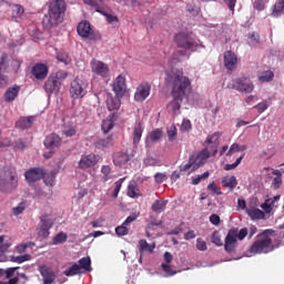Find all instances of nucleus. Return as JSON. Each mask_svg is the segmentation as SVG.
Here are the masks:
<instances>
[{
  "label": "nucleus",
  "mask_w": 284,
  "mask_h": 284,
  "mask_svg": "<svg viewBox=\"0 0 284 284\" xmlns=\"http://www.w3.org/2000/svg\"><path fill=\"white\" fill-rule=\"evenodd\" d=\"M26 13V9L21 4H13L12 6V17L13 19H21Z\"/></svg>",
  "instance_id": "4c0bfd02"
},
{
  "label": "nucleus",
  "mask_w": 284,
  "mask_h": 284,
  "mask_svg": "<svg viewBox=\"0 0 284 284\" xmlns=\"http://www.w3.org/2000/svg\"><path fill=\"white\" fill-rule=\"evenodd\" d=\"M260 114H263L265 110L270 108V104L267 103V100H263L262 102L257 103L256 105L253 106Z\"/></svg>",
  "instance_id": "4d7b16f0"
},
{
  "label": "nucleus",
  "mask_w": 284,
  "mask_h": 284,
  "mask_svg": "<svg viewBox=\"0 0 284 284\" xmlns=\"http://www.w3.org/2000/svg\"><path fill=\"white\" fill-rule=\"evenodd\" d=\"M237 65H239V57L236 55V53H234V51L224 52V68L229 72H234Z\"/></svg>",
  "instance_id": "4468645a"
},
{
  "label": "nucleus",
  "mask_w": 284,
  "mask_h": 284,
  "mask_svg": "<svg viewBox=\"0 0 284 284\" xmlns=\"http://www.w3.org/2000/svg\"><path fill=\"white\" fill-rule=\"evenodd\" d=\"M143 130L145 128L143 126L142 121H136L133 126V145L136 148L139 143H141V136H143Z\"/></svg>",
  "instance_id": "5701e85b"
},
{
  "label": "nucleus",
  "mask_w": 284,
  "mask_h": 284,
  "mask_svg": "<svg viewBox=\"0 0 284 284\" xmlns=\"http://www.w3.org/2000/svg\"><path fill=\"white\" fill-rule=\"evenodd\" d=\"M166 134H168L169 141H171V143L176 141V134H178L176 125L172 124L168 129Z\"/></svg>",
  "instance_id": "49530a36"
},
{
  "label": "nucleus",
  "mask_w": 284,
  "mask_h": 284,
  "mask_svg": "<svg viewBox=\"0 0 284 284\" xmlns=\"http://www.w3.org/2000/svg\"><path fill=\"white\" fill-rule=\"evenodd\" d=\"M39 272L42 276L43 284H52L54 281H57V274H54L52 268L43 265L39 267Z\"/></svg>",
  "instance_id": "a211bd4d"
},
{
  "label": "nucleus",
  "mask_w": 284,
  "mask_h": 284,
  "mask_svg": "<svg viewBox=\"0 0 284 284\" xmlns=\"http://www.w3.org/2000/svg\"><path fill=\"white\" fill-rule=\"evenodd\" d=\"M174 43L181 49L180 55L185 57L187 52H197L201 48H205L201 40L194 39L192 33L179 32L174 36ZM184 50V51H183Z\"/></svg>",
  "instance_id": "20e7f679"
},
{
  "label": "nucleus",
  "mask_w": 284,
  "mask_h": 284,
  "mask_svg": "<svg viewBox=\"0 0 284 284\" xmlns=\"http://www.w3.org/2000/svg\"><path fill=\"white\" fill-rule=\"evenodd\" d=\"M17 270H19V266L9 267L7 270H3V276H6V278H12V276H14V272H17Z\"/></svg>",
  "instance_id": "0e129e2a"
},
{
  "label": "nucleus",
  "mask_w": 284,
  "mask_h": 284,
  "mask_svg": "<svg viewBox=\"0 0 284 284\" xmlns=\"http://www.w3.org/2000/svg\"><path fill=\"white\" fill-rule=\"evenodd\" d=\"M232 88L233 90L244 94H251V92H254V83L248 77L236 78L233 80Z\"/></svg>",
  "instance_id": "0eeeda50"
},
{
  "label": "nucleus",
  "mask_w": 284,
  "mask_h": 284,
  "mask_svg": "<svg viewBox=\"0 0 284 284\" xmlns=\"http://www.w3.org/2000/svg\"><path fill=\"white\" fill-rule=\"evenodd\" d=\"M43 143L47 150H54V148H59L61 145V136L57 133H51L45 136Z\"/></svg>",
  "instance_id": "aec40b11"
},
{
  "label": "nucleus",
  "mask_w": 284,
  "mask_h": 284,
  "mask_svg": "<svg viewBox=\"0 0 284 284\" xmlns=\"http://www.w3.org/2000/svg\"><path fill=\"white\" fill-rule=\"evenodd\" d=\"M68 9L65 0H54L50 2L48 13L42 19V26L45 30H52L60 23H63L65 10Z\"/></svg>",
  "instance_id": "f03ea898"
},
{
  "label": "nucleus",
  "mask_w": 284,
  "mask_h": 284,
  "mask_svg": "<svg viewBox=\"0 0 284 284\" xmlns=\"http://www.w3.org/2000/svg\"><path fill=\"white\" fill-rule=\"evenodd\" d=\"M152 91V85L149 82H142L135 90L134 101L139 103H143L145 99L150 97V92Z\"/></svg>",
  "instance_id": "f8f14e48"
},
{
  "label": "nucleus",
  "mask_w": 284,
  "mask_h": 284,
  "mask_svg": "<svg viewBox=\"0 0 284 284\" xmlns=\"http://www.w3.org/2000/svg\"><path fill=\"white\" fill-rule=\"evenodd\" d=\"M121 97H112L108 95L106 98V108L109 112H113V114H116L119 112V109L121 108Z\"/></svg>",
  "instance_id": "4be33fe9"
},
{
  "label": "nucleus",
  "mask_w": 284,
  "mask_h": 284,
  "mask_svg": "<svg viewBox=\"0 0 284 284\" xmlns=\"http://www.w3.org/2000/svg\"><path fill=\"white\" fill-rule=\"evenodd\" d=\"M163 136V132L159 129L151 132L150 138L151 141H159Z\"/></svg>",
  "instance_id": "338daca9"
},
{
  "label": "nucleus",
  "mask_w": 284,
  "mask_h": 284,
  "mask_svg": "<svg viewBox=\"0 0 284 284\" xmlns=\"http://www.w3.org/2000/svg\"><path fill=\"white\" fill-rule=\"evenodd\" d=\"M101 159L100 155H97L94 153H90L88 155H82L78 168H80V170H88L90 168H94V165H97V163H99V160Z\"/></svg>",
  "instance_id": "ddd939ff"
},
{
  "label": "nucleus",
  "mask_w": 284,
  "mask_h": 284,
  "mask_svg": "<svg viewBox=\"0 0 284 284\" xmlns=\"http://www.w3.org/2000/svg\"><path fill=\"white\" fill-rule=\"evenodd\" d=\"M211 241L214 245H217L219 247H221V245H223V240H221V233H219V231H214L212 233Z\"/></svg>",
  "instance_id": "8fccbe9b"
},
{
  "label": "nucleus",
  "mask_w": 284,
  "mask_h": 284,
  "mask_svg": "<svg viewBox=\"0 0 284 284\" xmlns=\"http://www.w3.org/2000/svg\"><path fill=\"white\" fill-rule=\"evenodd\" d=\"M186 12H189L190 14H193V17H194V16L199 14L200 9H199V7H196L192 3H187L186 4Z\"/></svg>",
  "instance_id": "69168bd1"
},
{
  "label": "nucleus",
  "mask_w": 284,
  "mask_h": 284,
  "mask_svg": "<svg viewBox=\"0 0 284 284\" xmlns=\"http://www.w3.org/2000/svg\"><path fill=\"white\" fill-rule=\"evenodd\" d=\"M31 74H33V77H36V79L39 81H43V79L48 77V67L43 63H38L33 65Z\"/></svg>",
  "instance_id": "412c9836"
},
{
  "label": "nucleus",
  "mask_w": 284,
  "mask_h": 284,
  "mask_svg": "<svg viewBox=\"0 0 284 284\" xmlns=\"http://www.w3.org/2000/svg\"><path fill=\"white\" fill-rule=\"evenodd\" d=\"M116 119H119V116L112 113V115H109V118L102 122V132H104V134H108V132L114 128V121H116Z\"/></svg>",
  "instance_id": "cd10ccee"
},
{
  "label": "nucleus",
  "mask_w": 284,
  "mask_h": 284,
  "mask_svg": "<svg viewBox=\"0 0 284 284\" xmlns=\"http://www.w3.org/2000/svg\"><path fill=\"white\" fill-rule=\"evenodd\" d=\"M129 161H130V155L128 153L116 152L113 155V163L118 168H123V166L128 165Z\"/></svg>",
  "instance_id": "a878e982"
},
{
  "label": "nucleus",
  "mask_w": 284,
  "mask_h": 284,
  "mask_svg": "<svg viewBox=\"0 0 284 284\" xmlns=\"http://www.w3.org/2000/svg\"><path fill=\"white\" fill-rule=\"evenodd\" d=\"M246 214H248L251 219H257V220L265 219V213L261 211V209H256V207L247 209Z\"/></svg>",
  "instance_id": "f704fd0d"
},
{
  "label": "nucleus",
  "mask_w": 284,
  "mask_h": 284,
  "mask_svg": "<svg viewBox=\"0 0 284 284\" xmlns=\"http://www.w3.org/2000/svg\"><path fill=\"white\" fill-rule=\"evenodd\" d=\"M26 211V202H21L18 206L12 209L14 216H19V214H23Z\"/></svg>",
  "instance_id": "680f3d73"
},
{
  "label": "nucleus",
  "mask_w": 284,
  "mask_h": 284,
  "mask_svg": "<svg viewBox=\"0 0 284 284\" xmlns=\"http://www.w3.org/2000/svg\"><path fill=\"white\" fill-rule=\"evenodd\" d=\"M31 258H32V255L24 254V255H19V256H12L11 262L12 263H26V261H30Z\"/></svg>",
  "instance_id": "09e8293b"
},
{
  "label": "nucleus",
  "mask_w": 284,
  "mask_h": 284,
  "mask_svg": "<svg viewBox=\"0 0 284 284\" xmlns=\"http://www.w3.org/2000/svg\"><path fill=\"white\" fill-rule=\"evenodd\" d=\"M52 219L48 217V215L41 216V226L38 232L40 239H48V236H50V230L52 229Z\"/></svg>",
  "instance_id": "dca6fc26"
},
{
  "label": "nucleus",
  "mask_w": 284,
  "mask_h": 284,
  "mask_svg": "<svg viewBox=\"0 0 284 284\" xmlns=\"http://www.w3.org/2000/svg\"><path fill=\"white\" fill-rule=\"evenodd\" d=\"M237 245H239V240L236 237V227H233L229 230L227 235L224 240V250L229 254H232L233 252H235Z\"/></svg>",
  "instance_id": "9b49d317"
},
{
  "label": "nucleus",
  "mask_w": 284,
  "mask_h": 284,
  "mask_svg": "<svg viewBox=\"0 0 284 284\" xmlns=\"http://www.w3.org/2000/svg\"><path fill=\"white\" fill-rule=\"evenodd\" d=\"M235 229H236V239L239 241L245 240V236H247V234H248L247 227H243L240 231L237 227H235Z\"/></svg>",
  "instance_id": "e2e57ef3"
},
{
  "label": "nucleus",
  "mask_w": 284,
  "mask_h": 284,
  "mask_svg": "<svg viewBox=\"0 0 284 284\" xmlns=\"http://www.w3.org/2000/svg\"><path fill=\"white\" fill-rule=\"evenodd\" d=\"M44 90L48 94H57L61 90V81L50 75L44 83Z\"/></svg>",
  "instance_id": "f3484780"
},
{
  "label": "nucleus",
  "mask_w": 284,
  "mask_h": 284,
  "mask_svg": "<svg viewBox=\"0 0 284 284\" xmlns=\"http://www.w3.org/2000/svg\"><path fill=\"white\" fill-rule=\"evenodd\" d=\"M45 176V172L41 168H32L24 173V178L29 183H37Z\"/></svg>",
  "instance_id": "2eb2a0df"
},
{
  "label": "nucleus",
  "mask_w": 284,
  "mask_h": 284,
  "mask_svg": "<svg viewBox=\"0 0 284 284\" xmlns=\"http://www.w3.org/2000/svg\"><path fill=\"white\" fill-rule=\"evenodd\" d=\"M128 196H130V199H139V196H141V191L136 186V183L131 182L128 185Z\"/></svg>",
  "instance_id": "72a5a7b5"
},
{
  "label": "nucleus",
  "mask_w": 284,
  "mask_h": 284,
  "mask_svg": "<svg viewBox=\"0 0 284 284\" xmlns=\"http://www.w3.org/2000/svg\"><path fill=\"white\" fill-rule=\"evenodd\" d=\"M120 3H125V6H131V8H140L143 6V0H118Z\"/></svg>",
  "instance_id": "5fc2aeb1"
},
{
  "label": "nucleus",
  "mask_w": 284,
  "mask_h": 284,
  "mask_svg": "<svg viewBox=\"0 0 284 284\" xmlns=\"http://www.w3.org/2000/svg\"><path fill=\"white\" fill-rule=\"evenodd\" d=\"M88 94V82L83 80H74L71 82L70 95L71 99H83Z\"/></svg>",
  "instance_id": "6e6552de"
},
{
  "label": "nucleus",
  "mask_w": 284,
  "mask_h": 284,
  "mask_svg": "<svg viewBox=\"0 0 284 284\" xmlns=\"http://www.w3.org/2000/svg\"><path fill=\"white\" fill-rule=\"evenodd\" d=\"M101 173L104 183H108V181L114 179V176H112V168H110V165H103L101 168Z\"/></svg>",
  "instance_id": "e433bc0d"
},
{
  "label": "nucleus",
  "mask_w": 284,
  "mask_h": 284,
  "mask_svg": "<svg viewBox=\"0 0 284 284\" xmlns=\"http://www.w3.org/2000/svg\"><path fill=\"white\" fill-rule=\"evenodd\" d=\"M77 274H81V266L77 263L64 271V276H77Z\"/></svg>",
  "instance_id": "a19ab883"
},
{
  "label": "nucleus",
  "mask_w": 284,
  "mask_h": 284,
  "mask_svg": "<svg viewBox=\"0 0 284 284\" xmlns=\"http://www.w3.org/2000/svg\"><path fill=\"white\" fill-rule=\"evenodd\" d=\"M243 159H245V154H242L240 158H237L233 164H225L224 170L226 172H230V170H235V168H239V165H241V161H243Z\"/></svg>",
  "instance_id": "de8ad7c7"
},
{
  "label": "nucleus",
  "mask_w": 284,
  "mask_h": 284,
  "mask_svg": "<svg viewBox=\"0 0 284 284\" xmlns=\"http://www.w3.org/2000/svg\"><path fill=\"white\" fill-rule=\"evenodd\" d=\"M271 236H276V231L267 229L260 233L248 248L250 254H270V252L278 248V245L274 244Z\"/></svg>",
  "instance_id": "7ed1b4c3"
},
{
  "label": "nucleus",
  "mask_w": 284,
  "mask_h": 284,
  "mask_svg": "<svg viewBox=\"0 0 284 284\" xmlns=\"http://www.w3.org/2000/svg\"><path fill=\"white\" fill-rule=\"evenodd\" d=\"M77 30L79 37H81L82 39H90L91 41H97V39H99V36L94 33V31L92 30V26L88 21L80 22Z\"/></svg>",
  "instance_id": "9d476101"
},
{
  "label": "nucleus",
  "mask_w": 284,
  "mask_h": 284,
  "mask_svg": "<svg viewBox=\"0 0 284 284\" xmlns=\"http://www.w3.org/2000/svg\"><path fill=\"white\" fill-rule=\"evenodd\" d=\"M258 81H261V83H267L270 81H272V79H274V72L272 71H263L261 73H258Z\"/></svg>",
  "instance_id": "ea45409f"
},
{
  "label": "nucleus",
  "mask_w": 284,
  "mask_h": 284,
  "mask_svg": "<svg viewBox=\"0 0 284 284\" xmlns=\"http://www.w3.org/2000/svg\"><path fill=\"white\" fill-rule=\"evenodd\" d=\"M138 247L140 254H143V252H150V254H152V252H154V248L156 247V244H149L146 240H140Z\"/></svg>",
  "instance_id": "7c9ffc66"
},
{
  "label": "nucleus",
  "mask_w": 284,
  "mask_h": 284,
  "mask_svg": "<svg viewBox=\"0 0 284 284\" xmlns=\"http://www.w3.org/2000/svg\"><path fill=\"white\" fill-rule=\"evenodd\" d=\"M124 181H125V178H122L115 182V187L112 192L113 199H116L119 196V193L121 192V187L123 186Z\"/></svg>",
  "instance_id": "864d4df0"
},
{
  "label": "nucleus",
  "mask_w": 284,
  "mask_h": 284,
  "mask_svg": "<svg viewBox=\"0 0 284 284\" xmlns=\"http://www.w3.org/2000/svg\"><path fill=\"white\" fill-rule=\"evenodd\" d=\"M32 123H34V116L20 118L16 123V128H19L20 130H28L29 128H32Z\"/></svg>",
  "instance_id": "c85d7f7f"
},
{
  "label": "nucleus",
  "mask_w": 284,
  "mask_h": 284,
  "mask_svg": "<svg viewBox=\"0 0 284 284\" xmlns=\"http://www.w3.org/2000/svg\"><path fill=\"white\" fill-rule=\"evenodd\" d=\"M83 3H85L87 6H90L91 8H95L97 12H101L103 0H83Z\"/></svg>",
  "instance_id": "79ce46f5"
},
{
  "label": "nucleus",
  "mask_w": 284,
  "mask_h": 284,
  "mask_svg": "<svg viewBox=\"0 0 284 284\" xmlns=\"http://www.w3.org/2000/svg\"><path fill=\"white\" fill-rule=\"evenodd\" d=\"M90 67L93 74H97V77H101V79H108V77H110V67H108L105 62L93 59L90 62Z\"/></svg>",
  "instance_id": "1a4fd4ad"
},
{
  "label": "nucleus",
  "mask_w": 284,
  "mask_h": 284,
  "mask_svg": "<svg viewBox=\"0 0 284 284\" xmlns=\"http://www.w3.org/2000/svg\"><path fill=\"white\" fill-rule=\"evenodd\" d=\"M57 59L60 61V63H64V65H70V63H72V59L70 55H68V53H60L57 55Z\"/></svg>",
  "instance_id": "13d9d810"
},
{
  "label": "nucleus",
  "mask_w": 284,
  "mask_h": 284,
  "mask_svg": "<svg viewBox=\"0 0 284 284\" xmlns=\"http://www.w3.org/2000/svg\"><path fill=\"white\" fill-rule=\"evenodd\" d=\"M44 183L47 186L36 192L37 196H52V185H54V176H52L49 181L48 178H44Z\"/></svg>",
  "instance_id": "b1692460"
},
{
  "label": "nucleus",
  "mask_w": 284,
  "mask_h": 284,
  "mask_svg": "<svg viewBox=\"0 0 284 284\" xmlns=\"http://www.w3.org/2000/svg\"><path fill=\"white\" fill-rule=\"evenodd\" d=\"M207 159H210V150L205 148L200 153L190 155L187 163L180 166V172L192 174L193 172H196L199 168H203Z\"/></svg>",
  "instance_id": "423d86ee"
},
{
  "label": "nucleus",
  "mask_w": 284,
  "mask_h": 284,
  "mask_svg": "<svg viewBox=\"0 0 284 284\" xmlns=\"http://www.w3.org/2000/svg\"><path fill=\"white\" fill-rule=\"evenodd\" d=\"M190 130H192V122L189 119H184L182 121L180 131L181 132H190Z\"/></svg>",
  "instance_id": "052dcab7"
},
{
  "label": "nucleus",
  "mask_w": 284,
  "mask_h": 284,
  "mask_svg": "<svg viewBox=\"0 0 284 284\" xmlns=\"http://www.w3.org/2000/svg\"><path fill=\"white\" fill-rule=\"evenodd\" d=\"M112 90L118 97H124L125 94V77L118 75L112 84Z\"/></svg>",
  "instance_id": "6ab92c4d"
},
{
  "label": "nucleus",
  "mask_w": 284,
  "mask_h": 284,
  "mask_svg": "<svg viewBox=\"0 0 284 284\" xmlns=\"http://www.w3.org/2000/svg\"><path fill=\"white\" fill-rule=\"evenodd\" d=\"M173 97V101L170 102L168 104V110L169 112H172L173 114H179L180 110H181V103H183V99L185 97L183 95H172Z\"/></svg>",
  "instance_id": "393cba45"
},
{
  "label": "nucleus",
  "mask_w": 284,
  "mask_h": 284,
  "mask_svg": "<svg viewBox=\"0 0 284 284\" xmlns=\"http://www.w3.org/2000/svg\"><path fill=\"white\" fill-rule=\"evenodd\" d=\"M272 14L273 17H281V14H284V0H277L275 2Z\"/></svg>",
  "instance_id": "c9c22d12"
},
{
  "label": "nucleus",
  "mask_w": 284,
  "mask_h": 284,
  "mask_svg": "<svg viewBox=\"0 0 284 284\" xmlns=\"http://www.w3.org/2000/svg\"><path fill=\"white\" fill-rule=\"evenodd\" d=\"M168 206V201L165 200H156L152 206L151 210L155 212L156 214H161V212H165V207Z\"/></svg>",
  "instance_id": "473e14b6"
},
{
  "label": "nucleus",
  "mask_w": 284,
  "mask_h": 284,
  "mask_svg": "<svg viewBox=\"0 0 284 284\" xmlns=\"http://www.w3.org/2000/svg\"><path fill=\"white\" fill-rule=\"evenodd\" d=\"M164 83L171 89L172 97H187L192 92V81L183 74V70L166 71Z\"/></svg>",
  "instance_id": "f257e3e1"
},
{
  "label": "nucleus",
  "mask_w": 284,
  "mask_h": 284,
  "mask_svg": "<svg viewBox=\"0 0 284 284\" xmlns=\"http://www.w3.org/2000/svg\"><path fill=\"white\" fill-rule=\"evenodd\" d=\"M272 203V200L266 199L265 202L261 204L262 210H264L266 214H270L272 210H274V204Z\"/></svg>",
  "instance_id": "6e6d98bb"
},
{
  "label": "nucleus",
  "mask_w": 284,
  "mask_h": 284,
  "mask_svg": "<svg viewBox=\"0 0 284 284\" xmlns=\"http://www.w3.org/2000/svg\"><path fill=\"white\" fill-rule=\"evenodd\" d=\"M114 141L112 140V136H108L105 139H99L93 143L94 148L97 150H105V148H110V145H113Z\"/></svg>",
  "instance_id": "c756f323"
},
{
  "label": "nucleus",
  "mask_w": 284,
  "mask_h": 284,
  "mask_svg": "<svg viewBox=\"0 0 284 284\" xmlns=\"http://www.w3.org/2000/svg\"><path fill=\"white\" fill-rule=\"evenodd\" d=\"M19 187V176L17 170L8 169L0 173V192L12 194Z\"/></svg>",
  "instance_id": "39448f33"
},
{
  "label": "nucleus",
  "mask_w": 284,
  "mask_h": 284,
  "mask_svg": "<svg viewBox=\"0 0 284 284\" xmlns=\"http://www.w3.org/2000/svg\"><path fill=\"white\" fill-rule=\"evenodd\" d=\"M205 179H210V171H206L201 175L192 176V185H199V183L205 181Z\"/></svg>",
  "instance_id": "c03bdc74"
},
{
  "label": "nucleus",
  "mask_w": 284,
  "mask_h": 284,
  "mask_svg": "<svg viewBox=\"0 0 284 284\" xmlns=\"http://www.w3.org/2000/svg\"><path fill=\"white\" fill-rule=\"evenodd\" d=\"M62 133H63L64 136H67V138L74 136V134H77V128H74V126H69L68 129H63Z\"/></svg>",
  "instance_id": "774afa93"
},
{
  "label": "nucleus",
  "mask_w": 284,
  "mask_h": 284,
  "mask_svg": "<svg viewBox=\"0 0 284 284\" xmlns=\"http://www.w3.org/2000/svg\"><path fill=\"white\" fill-rule=\"evenodd\" d=\"M221 138V132H215L211 135H207L205 143L209 145H212L214 143L215 145L219 143V139Z\"/></svg>",
  "instance_id": "603ef678"
},
{
  "label": "nucleus",
  "mask_w": 284,
  "mask_h": 284,
  "mask_svg": "<svg viewBox=\"0 0 284 284\" xmlns=\"http://www.w3.org/2000/svg\"><path fill=\"white\" fill-rule=\"evenodd\" d=\"M68 241V234L60 232L53 237V245H61Z\"/></svg>",
  "instance_id": "a18cd8bd"
},
{
  "label": "nucleus",
  "mask_w": 284,
  "mask_h": 284,
  "mask_svg": "<svg viewBox=\"0 0 284 284\" xmlns=\"http://www.w3.org/2000/svg\"><path fill=\"white\" fill-rule=\"evenodd\" d=\"M80 270H84L85 272H92V261L90 260V257H82L79 260V264Z\"/></svg>",
  "instance_id": "58836bf2"
},
{
  "label": "nucleus",
  "mask_w": 284,
  "mask_h": 284,
  "mask_svg": "<svg viewBox=\"0 0 284 284\" xmlns=\"http://www.w3.org/2000/svg\"><path fill=\"white\" fill-rule=\"evenodd\" d=\"M8 68V53L0 51V72H6Z\"/></svg>",
  "instance_id": "37998d69"
},
{
  "label": "nucleus",
  "mask_w": 284,
  "mask_h": 284,
  "mask_svg": "<svg viewBox=\"0 0 284 284\" xmlns=\"http://www.w3.org/2000/svg\"><path fill=\"white\" fill-rule=\"evenodd\" d=\"M196 250H199L200 252H206L207 251V243L205 242V240L199 237L196 240Z\"/></svg>",
  "instance_id": "bf43d9fd"
},
{
  "label": "nucleus",
  "mask_w": 284,
  "mask_h": 284,
  "mask_svg": "<svg viewBox=\"0 0 284 284\" xmlns=\"http://www.w3.org/2000/svg\"><path fill=\"white\" fill-rule=\"evenodd\" d=\"M20 91H21V87L19 85H14L7 89V91L4 92V101H7V103H11V101H14V99L19 97Z\"/></svg>",
  "instance_id": "bb28decb"
},
{
  "label": "nucleus",
  "mask_w": 284,
  "mask_h": 284,
  "mask_svg": "<svg viewBox=\"0 0 284 284\" xmlns=\"http://www.w3.org/2000/svg\"><path fill=\"white\" fill-rule=\"evenodd\" d=\"M222 185L223 187H229V190H234L236 185H239V181L236 180V176L231 175V176H224L222 179Z\"/></svg>",
  "instance_id": "2f4dec72"
},
{
  "label": "nucleus",
  "mask_w": 284,
  "mask_h": 284,
  "mask_svg": "<svg viewBox=\"0 0 284 284\" xmlns=\"http://www.w3.org/2000/svg\"><path fill=\"white\" fill-rule=\"evenodd\" d=\"M115 234L118 236H128L130 234V229L122 223V225L115 227Z\"/></svg>",
  "instance_id": "3c124183"
}]
</instances>
